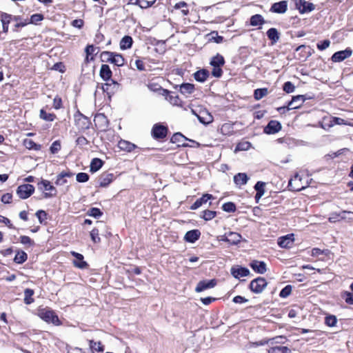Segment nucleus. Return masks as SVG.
<instances>
[{
	"label": "nucleus",
	"mask_w": 353,
	"mask_h": 353,
	"mask_svg": "<svg viewBox=\"0 0 353 353\" xmlns=\"http://www.w3.org/2000/svg\"><path fill=\"white\" fill-rule=\"evenodd\" d=\"M337 319L334 315L327 316L325 319V323L329 327H334L336 325Z\"/></svg>",
	"instance_id": "obj_50"
},
{
	"label": "nucleus",
	"mask_w": 353,
	"mask_h": 353,
	"mask_svg": "<svg viewBox=\"0 0 353 353\" xmlns=\"http://www.w3.org/2000/svg\"><path fill=\"white\" fill-rule=\"evenodd\" d=\"M0 19L2 24L6 25V23H10L12 19V15L6 12H1L0 14Z\"/></svg>",
	"instance_id": "obj_61"
},
{
	"label": "nucleus",
	"mask_w": 353,
	"mask_h": 353,
	"mask_svg": "<svg viewBox=\"0 0 353 353\" xmlns=\"http://www.w3.org/2000/svg\"><path fill=\"white\" fill-rule=\"evenodd\" d=\"M103 165L102 160L98 158H94L92 160L90 163V171L94 172L98 171Z\"/></svg>",
	"instance_id": "obj_37"
},
{
	"label": "nucleus",
	"mask_w": 353,
	"mask_h": 353,
	"mask_svg": "<svg viewBox=\"0 0 353 353\" xmlns=\"http://www.w3.org/2000/svg\"><path fill=\"white\" fill-rule=\"evenodd\" d=\"M250 265L254 272L259 274H262L267 271L266 264L263 261L254 260L250 263Z\"/></svg>",
	"instance_id": "obj_18"
},
{
	"label": "nucleus",
	"mask_w": 353,
	"mask_h": 353,
	"mask_svg": "<svg viewBox=\"0 0 353 353\" xmlns=\"http://www.w3.org/2000/svg\"><path fill=\"white\" fill-rule=\"evenodd\" d=\"M188 140L185 136H183L181 133L177 132L174 134V135L171 138V141L172 143H178V145L186 146L183 141Z\"/></svg>",
	"instance_id": "obj_30"
},
{
	"label": "nucleus",
	"mask_w": 353,
	"mask_h": 353,
	"mask_svg": "<svg viewBox=\"0 0 353 353\" xmlns=\"http://www.w3.org/2000/svg\"><path fill=\"white\" fill-rule=\"evenodd\" d=\"M27 254L23 251H18L16 254L14 261L17 263L21 264L27 260Z\"/></svg>",
	"instance_id": "obj_41"
},
{
	"label": "nucleus",
	"mask_w": 353,
	"mask_h": 353,
	"mask_svg": "<svg viewBox=\"0 0 353 353\" xmlns=\"http://www.w3.org/2000/svg\"><path fill=\"white\" fill-rule=\"evenodd\" d=\"M89 343H90V347L98 352H101L104 350L103 345L101 344V343L100 341L95 342L92 340H90L89 341Z\"/></svg>",
	"instance_id": "obj_48"
},
{
	"label": "nucleus",
	"mask_w": 353,
	"mask_h": 353,
	"mask_svg": "<svg viewBox=\"0 0 353 353\" xmlns=\"http://www.w3.org/2000/svg\"><path fill=\"white\" fill-rule=\"evenodd\" d=\"M265 23V20L261 14H254L250 18V25L252 26H256L263 25Z\"/></svg>",
	"instance_id": "obj_38"
},
{
	"label": "nucleus",
	"mask_w": 353,
	"mask_h": 353,
	"mask_svg": "<svg viewBox=\"0 0 353 353\" xmlns=\"http://www.w3.org/2000/svg\"><path fill=\"white\" fill-rule=\"evenodd\" d=\"M225 63L224 58L222 55L217 54L213 57L210 61V65L212 67H221Z\"/></svg>",
	"instance_id": "obj_34"
},
{
	"label": "nucleus",
	"mask_w": 353,
	"mask_h": 353,
	"mask_svg": "<svg viewBox=\"0 0 353 353\" xmlns=\"http://www.w3.org/2000/svg\"><path fill=\"white\" fill-rule=\"evenodd\" d=\"M118 147L122 150L131 152L136 148V145L129 141L121 140L118 143Z\"/></svg>",
	"instance_id": "obj_31"
},
{
	"label": "nucleus",
	"mask_w": 353,
	"mask_h": 353,
	"mask_svg": "<svg viewBox=\"0 0 353 353\" xmlns=\"http://www.w3.org/2000/svg\"><path fill=\"white\" fill-rule=\"evenodd\" d=\"M194 90V86L191 83H183L180 86V92L183 94H191Z\"/></svg>",
	"instance_id": "obj_43"
},
{
	"label": "nucleus",
	"mask_w": 353,
	"mask_h": 353,
	"mask_svg": "<svg viewBox=\"0 0 353 353\" xmlns=\"http://www.w3.org/2000/svg\"><path fill=\"white\" fill-rule=\"evenodd\" d=\"M74 122L75 125L81 130L89 129L91 125L90 119L80 112L74 114Z\"/></svg>",
	"instance_id": "obj_5"
},
{
	"label": "nucleus",
	"mask_w": 353,
	"mask_h": 353,
	"mask_svg": "<svg viewBox=\"0 0 353 353\" xmlns=\"http://www.w3.org/2000/svg\"><path fill=\"white\" fill-rule=\"evenodd\" d=\"M39 117L46 121H53L56 119V115L53 113H48L43 109L39 112Z\"/></svg>",
	"instance_id": "obj_40"
},
{
	"label": "nucleus",
	"mask_w": 353,
	"mask_h": 353,
	"mask_svg": "<svg viewBox=\"0 0 353 353\" xmlns=\"http://www.w3.org/2000/svg\"><path fill=\"white\" fill-rule=\"evenodd\" d=\"M88 214L94 218H99L102 215V212L99 208H92L88 210Z\"/></svg>",
	"instance_id": "obj_55"
},
{
	"label": "nucleus",
	"mask_w": 353,
	"mask_h": 353,
	"mask_svg": "<svg viewBox=\"0 0 353 353\" xmlns=\"http://www.w3.org/2000/svg\"><path fill=\"white\" fill-rule=\"evenodd\" d=\"M267 285L268 283L263 277H258L250 282V289L255 294H260L263 291Z\"/></svg>",
	"instance_id": "obj_2"
},
{
	"label": "nucleus",
	"mask_w": 353,
	"mask_h": 353,
	"mask_svg": "<svg viewBox=\"0 0 353 353\" xmlns=\"http://www.w3.org/2000/svg\"><path fill=\"white\" fill-rule=\"evenodd\" d=\"M38 188L42 191H46L44 193L45 198H49L54 196L57 194L55 188L50 184V182L48 180H42L38 183Z\"/></svg>",
	"instance_id": "obj_4"
},
{
	"label": "nucleus",
	"mask_w": 353,
	"mask_h": 353,
	"mask_svg": "<svg viewBox=\"0 0 353 353\" xmlns=\"http://www.w3.org/2000/svg\"><path fill=\"white\" fill-rule=\"evenodd\" d=\"M114 52L104 51L101 54V58L102 61L110 62L113 63V57Z\"/></svg>",
	"instance_id": "obj_45"
},
{
	"label": "nucleus",
	"mask_w": 353,
	"mask_h": 353,
	"mask_svg": "<svg viewBox=\"0 0 353 353\" xmlns=\"http://www.w3.org/2000/svg\"><path fill=\"white\" fill-rule=\"evenodd\" d=\"M76 179L79 183H85L89 180V175L85 172H79L77 174Z\"/></svg>",
	"instance_id": "obj_56"
},
{
	"label": "nucleus",
	"mask_w": 353,
	"mask_h": 353,
	"mask_svg": "<svg viewBox=\"0 0 353 353\" xmlns=\"http://www.w3.org/2000/svg\"><path fill=\"white\" fill-rule=\"evenodd\" d=\"M24 145L28 149L39 150V145L30 139H26L24 141Z\"/></svg>",
	"instance_id": "obj_58"
},
{
	"label": "nucleus",
	"mask_w": 353,
	"mask_h": 353,
	"mask_svg": "<svg viewBox=\"0 0 353 353\" xmlns=\"http://www.w3.org/2000/svg\"><path fill=\"white\" fill-rule=\"evenodd\" d=\"M292 292V286L290 285H286L283 288L279 293V296L281 298L288 297Z\"/></svg>",
	"instance_id": "obj_54"
},
{
	"label": "nucleus",
	"mask_w": 353,
	"mask_h": 353,
	"mask_svg": "<svg viewBox=\"0 0 353 353\" xmlns=\"http://www.w3.org/2000/svg\"><path fill=\"white\" fill-rule=\"evenodd\" d=\"M290 350L286 346H274L268 350V353H290Z\"/></svg>",
	"instance_id": "obj_39"
},
{
	"label": "nucleus",
	"mask_w": 353,
	"mask_h": 353,
	"mask_svg": "<svg viewBox=\"0 0 353 353\" xmlns=\"http://www.w3.org/2000/svg\"><path fill=\"white\" fill-rule=\"evenodd\" d=\"M267 36L272 43H276L279 40V33L274 28H271L267 31Z\"/></svg>",
	"instance_id": "obj_29"
},
{
	"label": "nucleus",
	"mask_w": 353,
	"mask_h": 353,
	"mask_svg": "<svg viewBox=\"0 0 353 353\" xmlns=\"http://www.w3.org/2000/svg\"><path fill=\"white\" fill-rule=\"evenodd\" d=\"M194 76L197 81L204 82L209 76V72L205 69L200 70L196 72Z\"/></svg>",
	"instance_id": "obj_33"
},
{
	"label": "nucleus",
	"mask_w": 353,
	"mask_h": 353,
	"mask_svg": "<svg viewBox=\"0 0 353 353\" xmlns=\"http://www.w3.org/2000/svg\"><path fill=\"white\" fill-rule=\"evenodd\" d=\"M288 9V2L286 1H281L274 3L272 5L270 11L275 13L283 14L286 12Z\"/></svg>",
	"instance_id": "obj_15"
},
{
	"label": "nucleus",
	"mask_w": 353,
	"mask_h": 353,
	"mask_svg": "<svg viewBox=\"0 0 353 353\" xmlns=\"http://www.w3.org/2000/svg\"><path fill=\"white\" fill-rule=\"evenodd\" d=\"M39 316L48 323H51L55 325L61 324L58 316L52 310L42 309L39 312Z\"/></svg>",
	"instance_id": "obj_1"
},
{
	"label": "nucleus",
	"mask_w": 353,
	"mask_h": 353,
	"mask_svg": "<svg viewBox=\"0 0 353 353\" xmlns=\"http://www.w3.org/2000/svg\"><path fill=\"white\" fill-rule=\"evenodd\" d=\"M132 39L130 36L123 37L120 41V48L121 50L129 49L132 47Z\"/></svg>",
	"instance_id": "obj_36"
},
{
	"label": "nucleus",
	"mask_w": 353,
	"mask_h": 353,
	"mask_svg": "<svg viewBox=\"0 0 353 353\" xmlns=\"http://www.w3.org/2000/svg\"><path fill=\"white\" fill-rule=\"evenodd\" d=\"M216 283L217 282L216 279L201 281L198 283L195 288V291L200 292L207 289L212 288L216 285Z\"/></svg>",
	"instance_id": "obj_11"
},
{
	"label": "nucleus",
	"mask_w": 353,
	"mask_h": 353,
	"mask_svg": "<svg viewBox=\"0 0 353 353\" xmlns=\"http://www.w3.org/2000/svg\"><path fill=\"white\" fill-rule=\"evenodd\" d=\"M94 121L95 125L101 130H105L108 127L109 121L103 114H99L96 115Z\"/></svg>",
	"instance_id": "obj_13"
},
{
	"label": "nucleus",
	"mask_w": 353,
	"mask_h": 353,
	"mask_svg": "<svg viewBox=\"0 0 353 353\" xmlns=\"http://www.w3.org/2000/svg\"><path fill=\"white\" fill-rule=\"evenodd\" d=\"M268 94V88H258L254 92V97L256 100H260Z\"/></svg>",
	"instance_id": "obj_42"
},
{
	"label": "nucleus",
	"mask_w": 353,
	"mask_h": 353,
	"mask_svg": "<svg viewBox=\"0 0 353 353\" xmlns=\"http://www.w3.org/2000/svg\"><path fill=\"white\" fill-rule=\"evenodd\" d=\"M304 95H297L292 97V100L288 103V109L293 110L299 108L305 101Z\"/></svg>",
	"instance_id": "obj_14"
},
{
	"label": "nucleus",
	"mask_w": 353,
	"mask_h": 353,
	"mask_svg": "<svg viewBox=\"0 0 353 353\" xmlns=\"http://www.w3.org/2000/svg\"><path fill=\"white\" fill-rule=\"evenodd\" d=\"M148 88L153 92H158L161 95H168L169 91L162 88L159 85L156 83H149Z\"/></svg>",
	"instance_id": "obj_35"
},
{
	"label": "nucleus",
	"mask_w": 353,
	"mask_h": 353,
	"mask_svg": "<svg viewBox=\"0 0 353 353\" xmlns=\"http://www.w3.org/2000/svg\"><path fill=\"white\" fill-rule=\"evenodd\" d=\"M281 130V124L276 120H271L264 128V133L267 134H273L277 133Z\"/></svg>",
	"instance_id": "obj_8"
},
{
	"label": "nucleus",
	"mask_w": 353,
	"mask_h": 353,
	"mask_svg": "<svg viewBox=\"0 0 353 353\" xmlns=\"http://www.w3.org/2000/svg\"><path fill=\"white\" fill-rule=\"evenodd\" d=\"M90 237L92 241L95 243H99L101 241V239L99 237V231L97 228H94L90 232Z\"/></svg>",
	"instance_id": "obj_53"
},
{
	"label": "nucleus",
	"mask_w": 353,
	"mask_h": 353,
	"mask_svg": "<svg viewBox=\"0 0 353 353\" xmlns=\"http://www.w3.org/2000/svg\"><path fill=\"white\" fill-rule=\"evenodd\" d=\"M72 176V173L71 172H62L57 176L55 184L57 185H64L68 182L65 178L71 177Z\"/></svg>",
	"instance_id": "obj_27"
},
{
	"label": "nucleus",
	"mask_w": 353,
	"mask_h": 353,
	"mask_svg": "<svg viewBox=\"0 0 353 353\" xmlns=\"http://www.w3.org/2000/svg\"><path fill=\"white\" fill-rule=\"evenodd\" d=\"M301 181V176L298 174H296L294 175V178L291 179L289 181L288 187H289L290 190H291L292 191H299V190H302L304 188L303 186L294 185V183H296L297 182H300Z\"/></svg>",
	"instance_id": "obj_26"
},
{
	"label": "nucleus",
	"mask_w": 353,
	"mask_h": 353,
	"mask_svg": "<svg viewBox=\"0 0 353 353\" xmlns=\"http://www.w3.org/2000/svg\"><path fill=\"white\" fill-rule=\"evenodd\" d=\"M241 236L236 232H230L223 239V241L231 244H237L241 241Z\"/></svg>",
	"instance_id": "obj_25"
},
{
	"label": "nucleus",
	"mask_w": 353,
	"mask_h": 353,
	"mask_svg": "<svg viewBox=\"0 0 353 353\" xmlns=\"http://www.w3.org/2000/svg\"><path fill=\"white\" fill-rule=\"evenodd\" d=\"M233 179L236 185L241 186L248 183L249 177L245 173H238L234 176Z\"/></svg>",
	"instance_id": "obj_24"
},
{
	"label": "nucleus",
	"mask_w": 353,
	"mask_h": 353,
	"mask_svg": "<svg viewBox=\"0 0 353 353\" xmlns=\"http://www.w3.org/2000/svg\"><path fill=\"white\" fill-rule=\"evenodd\" d=\"M213 199V196L210 194H204L202 197L198 199L190 207L191 210H196L208 200Z\"/></svg>",
	"instance_id": "obj_20"
},
{
	"label": "nucleus",
	"mask_w": 353,
	"mask_h": 353,
	"mask_svg": "<svg viewBox=\"0 0 353 353\" xmlns=\"http://www.w3.org/2000/svg\"><path fill=\"white\" fill-rule=\"evenodd\" d=\"M43 15L41 14H34L31 16L30 21H28L29 23H37L39 21H41L43 19Z\"/></svg>",
	"instance_id": "obj_57"
},
{
	"label": "nucleus",
	"mask_w": 353,
	"mask_h": 353,
	"mask_svg": "<svg viewBox=\"0 0 353 353\" xmlns=\"http://www.w3.org/2000/svg\"><path fill=\"white\" fill-rule=\"evenodd\" d=\"M72 255L74 256L76 260L74 261V266L83 269L88 266V264L85 261H83V256L81 254L72 252Z\"/></svg>",
	"instance_id": "obj_23"
},
{
	"label": "nucleus",
	"mask_w": 353,
	"mask_h": 353,
	"mask_svg": "<svg viewBox=\"0 0 353 353\" xmlns=\"http://www.w3.org/2000/svg\"><path fill=\"white\" fill-rule=\"evenodd\" d=\"M61 150V144L58 141H55L50 146V152L52 154L57 153Z\"/></svg>",
	"instance_id": "obj_64"
},
{
	"label": "nucleus",
	"mask_w": 353,
	"mask_h": 353,
	"mask_svg": "<svg viewBox=\"0 0 353 353\" xmlns=\"http://www.w3.org/2000/svg\"><path fill=\"white\" fill-rule=\"evenodd\" d=\"M112 173L104 172L99 178V183L101 187L108 186L114 179Z\"/></svg>",
	"instance_id": "obj_19"
},
{
	"label": "nucleus",
	"mask_w": 353,
	"mask_h": 353,
	"mask_svg": "<svg viewBox=\"0 0 353 353\" xmlns=\"http://www.w3.org/2000/svg\"><path fill=\"white\" fill-rule=\"evenodd\" d=\"M201 232L199 230H192L186 232L185 234V240L187 242L194 243L200 237Z\"/></svg>",
	"instance_id": "obj_22"
},
{
	"label": "nucleus",
	"mask_w": 353,
	"mask_h": 353,
	"mask_svg": "<svg viewBox=\"0 0 353 353\" xmlns=\"http://www.w3.org/2000/svg\"><path fill=\"white\" fill-rule=\"evenodd\" d=\"M197 119L203 124H209L213 121V117L206 110H201L197 115Z\"/></svg>",
	"instance_id": "obj_16"
},
{
	"label": "nucleus",
	"mask_w": 353,
	"mask_h": 353,
	"mask_svg": "<svg viewBox=\"0 0 353 353\" xmlns=\"http://www.w3.org/2000/svg\"><path fill=\"white\" fill-rule=\"evenodd\" d=\"M101 88L103 92H106L109 97H110L111 94L119 90V84L117 81L111 79L110 83L101 84Z\"/></svg>",
	"instance_id": "obj_9"
},
{
	"label": "nucleus",
	"mask_w": 353,
	"mask_h": 353,
	"mask_svg": "<svg viewBox=\"0 0 353 353\" xmlns=\"http://www.w3.org/2000/svg\"><path fill=\"white\" fill-rule=\"evenodd\" d=\"M337 216L342 220L353 221V212L350 211L343 210Z\"/></svg>",
	"instance_id": "obj_46"
},
{
	"label": "nucleus",
	"mask_w": 353,
	"mask_h": 353,
	"mask_svg": "<svg viewBox=\"0 0 353 353\" xmlns=\"http://www.w3.org/2000/svg\"><path fill=\"white\" fill-rule=\"evenodd\" d=\"M343 297L347 303L353 305V292H345Z\"/></svg>",
	"instance_id": "obj_62"
},
{
	"label": "nucleus",
	"mask_w": 353,
	"mask_h": 353,
	"mask_svg": "<svg viewBox=\"0 0 353 353\" xmlns=\"http://www.w3.org/2000/svg\"><path fill=\"white\" fill-rule=\"evenodd\" d=\"M296 8L299 10L300 13L304 14L314 10L315 6L312 3L306 1L305 0H299L296 3Z\"/></svg>",
	"instance_id": "obj_7"
},
{
	"label": "nucleus",
	"mask_w": 353,
	"mask_h": 353,
	"mask_svg": "<svg viewBox=\"0 0 353 353\" xmlns=\"http://www.w3.org/2000/svg\"><path fill=\"white\" fill-rule=\"evenodd\" d=\"M152 132L155 139H163L167 135L168 129L163 125L155 124L152 128Z\"/></svg>",
	"instance_id": "obj_12"
},
{
	"label": "nucleus",
	"mask_w": 353,
	"mask_h": 353,
	"mask_svg": "<svg viewBox=\"0 0 353 353\" xmlns=\"http://www.w3.org/2000/svg\"><path fill=\"white\" fill-rule=\"evenodd\" d=\"M230 272L231 274L236 279L247 276L250 274V270L248 268L239 265L232 267Z\"/></svg>",
	"instance_id": "obj_10"
},
{
	"label": "nucleus",
	"mask_w": 353,
	"mask_h": 353,
	"mask_svg": "<svg viewBox=\"0 0 353 353\" xmlns=\"http://www.w3.org/2000/svg\"><path fill=\"white\" fill-rule=\"evenodd\" d=\"M222 209L227 212H234L236 210V205L232 202H227L223 205Z\"/></svg>",
	"instance_id": "obj_52"
},
{
	"label": "nucleus",
	"mask_w": 353,
	"mask_h": 353,
	"mask_svg": "<svg viewBox=\"0 0 353 353\" xmlns=\"http://www.w3.org/2000/svg\"><path fill=\"white\" fill-rule=\"evenodd\" d=\"M34 192V187L30 184H23L19 185L16 191L17 196L21 199L30 197Z\"/></svg>",
	"instance_id": "obj_3"
},
{
	"label": "nucleus",
	"mask_w": 353,
	"mask_h": 353,
	"mask_svg": "<svg viewBox=\"0 0 353 353\" xmlns=\"http://www.w3.org/2000/svg\"><path fill=\"white\" fill-rule=\"evenodd\" d=\"M352 54V50L347 48L344 50H341L334 53L331 57L333 62H341L350 57Z\"/></svg>",
	"instance_id": "obj_6"
},
{
	"label": "nucleus",
	"mask_w": 353,
	"mask_h": 353,
	"mask_svg": "<svg viewBox=\"0 0 353 353\" xmlns=\"http://www.w3.org/2000/svg\"><path fill=\"white\" fill-rule=\"evenodd\" d=\"M346 124L345 120L339 117H332L330 119L329 127H332L335 125H343Z\"/></svg>",
	"instance_id": "obj_51"
},
{
	"label": "nucleus",
	"mask_w": 353,
	"mask_h": 353,
	"mask_svg": "<svg viewBox=\"0 0 353 353\" xmlns=\"http://www.w3.org/2000/svg\"><path fill=\"white\" fill-rule=\"evenodd\" d=\"M34 290L32 289L27 288L24 291V303L26 304H31L34 302V299L32 298V296L34 294Z\"/></svg>",
	"instance_id": "obj_44"
},
{
	"label": "nucleus",
	"mask_w": 353,
	"mask_h": 353,
	"mask_svg": "<svg viewBox=\"0 0 353 353\" xmlns=\"http://www.w3.org/2000/svg\"><path fill=\"white\" fill-rule=\"evenodd\" d=\"M294 242V234H288L279 238L278 244L281 248H290Z\"/></svg>",
	"instance_id": "obj_17"
},
{
	"label": "nucleus",
	"mask_w": 353,
	"mask_h": 353,
	"mask_svg": "<svg viewBox=\"0 0 353 353\" xmlns=\"http://www.w3.org/2000/svg\"><path fill=\"white\" fill-rule=\"evenodd\" d=\"M113 58V63L117 66H122L125 63V59L120 54L114 52Z\"/></svg>",
	"instance_id": "obj_47"
},
{
	"label": "nucleus",
	"mask_w": 353,
	"mask_h": 353,
	"mask_svg": "<svg viewBox=\"0 0 353 353\" xmlns=\"http://www.w3.org/2000/svg\"><path fill=\"white\" fill-rule=\"evenodd\" d=\"M99 74L103 80H104V81L110 80L111 81L112 72L108 65L103 64L101 66Z\"/></svg>",
	"instance_id": "obj_21"
},
{
	"label": "nucleus",
	"mask_w": 353,
	"mask_h": 353,
	"mask_svg": "<svg viewBox=\"0 0 353 353\" xmlns=\"http://www.w3.org/2000/svg\"><path fill=\"white\" fill-rule=\"evenodd\" d=\"M36 216L38 218L40 223H43L47 219V214L42 210H38L36 212Z\"/></svg>",
	"instance_id": "obj_60"
},
{
	"label": "nucleus",
	"mask_w": 353,
	"mask_h": 353,
	"mask_svg": "<svg viewBox=\"0 0 353 353\" xmlns=\"http://www.w3.org/2000/svg\"><path fill=\"white\" fill-rule=\"evenodd\" d=\"M283 89L287 93H292L294 91L295 86L290 81H287L284 83Z\"/></svg>",
	"instance_id": "obj_59"
},
{
	"label": "nucleus",
	"mask_w": 353,
	"mask_h": 353,
	"mask_svg": "<svg viewBox=\"0 0 353 353\" xmlns=\"http://www.w3.org/2000/svg\"><path fill=\"white\" fill-rule=\"evenodd\" d=\"M216 215L215 211L206 210L203 212L202 218L205 221H210L214 219Z\"/></svg>",
	"instance_id": "obj_49"
},
{
	"label": "nucleus",
	"mask_w": 353,
	"mask_h": 353,
	"mask_svg": "<svg viewBox=\"0 0 353 353\" xmlns=\"http://www.w3.org/2000/svg\"><path fill=\"white\" fill-rule=\"evenodd\" d=\"M155 0L149 1L147 0H130V3L139 6L141 8H148L153 6Z\"/></svg>",
	"instance_id": "obj_28"
},
{
	"label": "nucleus",
	"mask_w": 353,
	"mask_h": 353,
	"mask_svg": "<svg viewBox=\"0 0 353 353\" xmlns=\"http://www.w3.org/2000/svg\"><path fill=\"white\" fill-rule=\"evenodd\" d=\"M265 183L262 181H258L255 185L254 189L256 191V194L255 195V199L258 201L265 193L264 187Z\"/></svg>",
	"instance_id": "obj_32"
},
{
	"label": "nucleus",
	"mask_w": 353,
	"mask_h": 353,
	"mask_svg": "<svg viewBox=\"0 0 353 353\" xmlns=\"http://www.w3.org/2000/svg\"><path fill=\"white\" fill-rule=\"evenodd\" d=\"M330 45V41L328 39H325L323 41H321L317 43V48L319 50H324L327 49Z\"/></svg>",
	"instance_id": "obj_63"
}]
</instances>
